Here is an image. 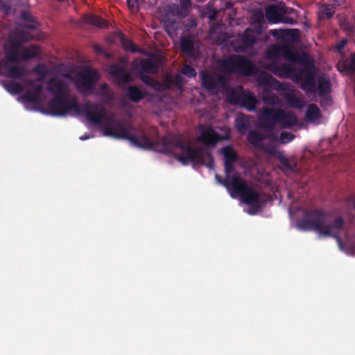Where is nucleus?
Here are the masks:
<instances>
[{
	"label": "nucleus",
	"mask_w": 355,
	"mask_h": 355,
	"mask_svg": "<svg viewBox=\"0 0 355 355\" xmlns=\"http://www.w3.org/2000/svg\"><path fill=\"white\" fill-rule=\"evenodd\" d=\"M84 112L87 120L98 126H104L103 133L105 136L128 140L137 148L157 151V141L153 142L142 130L137 135L130 134L121 120L109 116L105 107L101 103L88 102L84 106Z\"/></svg>",
	"instance_id": "f257e3e1"
},
{
	"label": "nucleus",
	"mask_w": 355,
	"mask_h": 355,
	"mask_svg": "<svg viewBox=\"0 0 355 355\" xmlns=\"http://www.w3.org/2000/svg\"><path fill=\"white\" fill-rule=\"evenodd\" d=\"M329 218V214L323 209L306 211L304 213V219L300 220L297 226L302 230H313L320 235L335 238L338 245L342 248V239L334 231L343 230L345 225L344 219L342 216H339L334 222H330Z\"/></svg>",
	"instance_id": "f03ea898"
},
{
	"label": "nucleus",
	"mask_w": 355,
	"mask_h": 355,
	"mask_svg": "<svg viewBox=\"0 0 355 355\" xmlns=\"http://www.w3.org/2000/svg\"><path fill=\"white\" fill-rule=\"evenodd\" d=\"M88 102H85L81 108L75 96L69 97L67 94L54 96L48 102L49 113L52 116H65L71 112H74L76 114H80L82 112L86 116L83 110L85 105ZM85 118L87 119V117Z\"/></svg>",
	"instance_id": "7ed1b4c3"
},
{
	"label": "nucleus",
	"mask_w": 355,
	"mask_h": 355,
	"mask_svg": "<svg viewBox=\"0 0 355 355\" xmlns=\"http://www.w3.org/2000/svg\"><path fill=\"white\" fill-rule=\"evenodd\" d=\"M233 186L234 189L230 196L232 198L239 196L243 202L253 209V211H251L250 214H254L261 209L262 202L260 199V194L249 187L245 179L241 176L239 180H234Z\"/></svg>",
	"instance_id": "20e7f679"
},
{
	"label": "nucleus",
	"mask_w": 355,
	"mask_h": 355,
	"mask_svg": "<svg viewBox=\"0 0 355 355\" xmlns=\"http://www.w3.org/2000/svg\"><path fill=\"white\" fill-rule=\"evenodd\" d=\"M218 64L227 73H238L247 76L253 75L257 71L252 61L239 55H231L219 60Z\"/></svg>",
	"instance_id": "39448f33"
},
{
	"label": "nucleus",
	"mask_w": 355,
	"mask_h": 355,
	"mask_svg": "<svg viewBox=\"0 0 355 355\" xmlns=\"http://www.w3.org/2000/svg\"><path fill=\"white\" fill-rule=\"evenodd\" d=\"M182 153L184 155H175V158L182 165H187L190 162L193 164H207L209 168L214 166V158L211 153L200 147L189 146Z\"/></svg>",
	"instance_id": "423d86ee"
},
{
	"label": "nucleus",
	"mask_w": 355,
	"mask_h": 355,
	"mask_svg": "<svg viewBox=\"0 0 355 355\" xmlns=\"http://www.w3.org/2000/svg\"><path fill=\"white\" fill-rule=\"evenodd\" d=\"M258 85L263 89L262 101L268 105H274L278 103L279 98L274 94L271 89L281 91L283 89L282 84L266 73L261 74L257 78Z\"/></svg>",
	"instance_id": "0eeeda50"
},
{
	"label": "nucleus",
	"mask_w": 355,
	"mask_h": 355,
	"mask_svg": "<svg viewBox=\"0 0 355 355\" xmlns=\"http://www.w3.org/2000/svg\"><path fill=\"white\" fill-rule=\"evenodd\" d=\"M315 65L312 60H307L302 65V69L295 73L297 81H301V89L306 94H314L317 91L315 78Z\"/></svg>",
	"instance_id": "6e6552de"
},
{
	"label": "nucleus",
	"mask_w": 355,
	"mask_h": 355,
	"mask_svg": "<svg viewBox=\"0 0 355 355\" xmlns=\"http://www.w3.org/2000/svg\"><path fill=\"white\" fill-rule=\"evenodd\" d=\"M99 76L92 68H85L76 75L74 84L78 91L83 95H89L94 92Z\"/></svg>",
	"instance_id": "1a4fd4ad"
},
{
	"label": "nucleus",
	"mask_w": 355,
	"mask_h": 355,
	"mask_svg": "<svg viewBox=\"0 0 355 355\" xmlns=\"http://www.w3.org/2000/svg\"><path fill=\"white\" fill-rule=\"evenodd\" d=\"M201 85L207 91L217 93L227 85L228 78L224 75H217L207 71L200 73Z\"/></svg>",
	"instance_id": "9d476101"
},
{
	"label": "nucleus",
	"mask_w": 355,
	"mask_h": 355,
	"mask_svg": "<svg viewBox=\"0 0 355 355\" xmlns=\"http://www.w3.org/2000/svg\"><path fill=\"white\" fill-rule=\"evenodd\" d=\"M280 108L263 107L259 115V126L265 130L274 131L279 124Z\"/></svg>",
	"instance_id": "9b49d317"
},
{
	"label": "nucleus",
	"mask_w": 355,
	"mask_h": 355,
	"mask_svg": "<svg viewBox=\"0 0 355 355\" xmlns=\"http://www.w3.org/2000/svg\"><path fill=\"white\" fill-rule=\"evenodd\" d=\"M157 151L175 157L176 150L179 148L183 153L190 145L180 139H172L162 137L157 140Z\"/></svg>",
	"instance_id": "f8f14e48"
},
{
	"label": "nucleus",
	"mask_w": 355,
	"mask_h": 355,
	"mask_svg": "<svg viewBox=\"0 0 355 355\" xmlns=\"http://www.w3.org/2000/svg\"><path fill=\"white\" fill-rule=\"evenodd\" d=\"M199 131L198 141L204 144L214 146L218 141L222 140L220 135L211 127L202 125L199 126Z\"/></svg>",
	"instance_id": "ddd939ff"
},
{
	"label": "nucleus",
	"mask_w": 355,
	"mask_h": 355,
	"mask_svg": "<svg viewBox=\"0 0 355 355\" xmlns=\"http://www.w3.org/2000/svg\"><path fill=\"white\" fill-rule=\"evenodd\" d=\"M264 67L279 78L289 77L294 72V69L290 65L280 64L277 60L270 61Z\"/></svg>",
	"instance_id": "4468645a"
},
{
	"label": "nucleus",
	"mask_w": 355,
	"mask_h": 355,
	"mask_svg": "<svg viewBox=\"0 0 355 355\" xmlns=\"http://www.w3.org/2000/svg\"><path fill=\"white\" fill-rule=\"evenodd\" d=\"M28 85L32 87L31 90H27L21 96V98L29 103L37 104L42 96L43 87L41 85H34V80L28 81Z\"/></svg>",
	"instance_id": "2eb2a0df"
},
{
	"label": "nucleus",
	"mask_w": 355,
	"mask_h": 355,
	"mask_svg": "<svg viewBox=\"0 0 355 355\" xmlns=\"http://www.w3.org/2000/svg\"><path fill=\"white\" fill-rule=\"evenodd\" d=\"M46 88L54 96L67 94L69 89L67 83L58 77H52L47 82Z\"/></svg>",
	"instance_id": "dca6fc26"
},
{
	"label": "nucleus",
	"mask_w": 355,
	"mask_h": 355,
	"mask_svg": "<svg viewBox=\"0 0 355 355\" xmlns=\"http://www.w3.org/2000/svg\"><path fill=\"white\" fill-rule=\"evenodd\" d=\"M241 40L242 45L239 46V51L246 52L252 48L257 42V36L253 34V30L250 28H246L241 35Z\"/></svg>",
	"instance_id": "f3484780"
},
{
	"label": "nucleus",
	"mask_w": 355,
	"mask_h": 355,
	"mask_svg": "<svg viewBox=\"0 0 355 355\" xmlns=\"http://www.w3.org/2000/svg\"><path fill=\"white\" fill-rule=\"evenodd\" d=\"M135 70L138 73L146 74H155L159 71L158 65L152 60L144 58L139 61V64L135 66Z\"/></svg>",
	"instance_id": "a211bd4d"
},
{
	"label": "nucleus",
	"mask_w": 355,
	"mask_h": 355,
	"mask_svg": "<svg viewBox=\"0 0 355 355\" xmlns=\"http://www.w3.org/2000/svg\"><path fill=\"white\" fill-rule=\"evenodd\" d=\"M110 73L121 84H127L131 81V76L123 67L116 64H112L110 67Z\"/></svg>",
	"instance_id": "6ab92c4d"
},
{
	"label": "nucleus",
	"mask_w": 355,
	"mask_h": 355,
	"mask_svg": "<svg viewBox=\"0 0 355 355\" xmlns=\"http://www.w3.org/2000/svg\"><path fill=\"white\" fill-rule=\"evenodd\" d=\"M282 55L291 62H298L304 64L306 60H309L306 55H304L302 58H299V55L291 46L284 45L282 46Z\"/></svg>",
	"instance_id": "aec40b11"
},
{
	"label": "nucleus",
	"mask_w": 355,
	"mask_h": 355,
	"mask_svg": "<svg viewBox=\"0 0 355 355\" xmlns=\"http://www.w3.org/2000/svg\"><path fill=\"white\" fill-rule=\"evenodd\" d=\"M297 122L298 119L294 113L291 112H286L281 109L279 124L282 128H291L295 126Z\"/></svg>",
	"instance_id": "412c9836"
},
{
	"label": "nucleus",
	"mask_w": 355,
	"mask_h": 355,
	"mask_svg": "<svg viewBox=\"0 0 355 355\" xmlns=\"http://www.w3.org/2000/svg\"><path fill=\"white\" fill-rule=\"evenodd\" d=\"M9 49L6 51V59L8 62L18 63L19 62V55L21 46L10 39H9Z\"/></svg>",
	"instance_id": "4be33fe9"
},
{
	"label": "nucleus",
	"mask_w": 355,
	"mask_h": 355,
	"mask_svg": "<svg viewBox=\"0 0 355 355\" xmlns=\"http://www.w3.org/2000/svg\"><path fill=\"white\" fill-rule=\"evenodd\" d=\"M164 89H170L173 87H175L178 89H182L184 86L183 78L180 74L175 76L168 75L163 80Z\"/></svg>",
	"instance_id": "5701e85b"
},
{
	"label": "nucleus",
	"mask_w": 355,
	"mask_h": 355,
	"mask_svg": "<svg viewBox=\"0 0 355 355\" xmlns=\"http://www.w3.org/2000/svg\"><path fill=\"white\" fill-rule=\"evenodd\" d=\"M180 49L182 53L192 55L195 52V38L193 35H188L180 38Z\"/></svg>",
	"instance_id": "b1692460"
},
{
	"label": "nucleus",
	"mask_w": 355,
	"mask_h": 355,
	"mask_svg": "<svg viewBox=\"0 0 355 355\" xmlns=\"http://www.w3.org/2000/svg\"><path fill=\"white\" fill-rule=\"evenodd\" d=\"M235 125L239 134L245 135L250 128V116L244 114H239L235 119Z\"/></svg>",
	"instance_id": "393cba45"
},
{
	"label": "nucleus",
	"mask_w": 355,
	"mask_h": 355,
	"mask_svg": "<svg viewBox=\"0 0 355 355\" xmlns=\"http://www.w3.org/2000/svg\"><path fill=\"white\" fill-rule=\"evenodd\" d=\"M259 103L258 99L252 93L243 92L240 103L241 107L246 108L248 111H254Z\"/></svg>",
	"instance_id": "a878e982"
},
{
	"label": "nucleus",
	"mask_w": 355,
	"mask_h": 355,
	"mask_svg": "<svg viewBox=\"0 0 355 355\" xmlns=\"http://www.w3.org/2000/svg\"><path fill=\"white\" fill-rule=\"evenodd\" d=\"M5 67L6 69L5 75L8 78L20 79L27 74V70L24 67L13 65L8 67L6 64Z\"/></svg>",
	"instance_id": "bb28decb"
},
{
	"label": "nucleus",
	"mask_w": 355,
	"mask_h": 355,
	"mask_svg": "<svg viewBox=\"0 0 355 355\" xmlns=\"http://www.w3.org/2000/svg\"><path fill=\"white\" fill-rule=\"evenodd\" d=\"M241 177V174L239 173H234L232 175V178L230 180L226 175L225 178H222L219 175L216 174L215 178L218 183L224 186L230 194L232 192L234 189V182L235 180H239Z\"/></svg>",
	"instance_id": "cd10ccee"
},
{
	"label": "nucleus",
	"mask_w": 355,
	"mask_h": 355,
	"mask_svg": "<svg viewBox=\"0 0 355 355\" xmlns=\"http://www.w3.org/2000/svg\"><path fill=\"white\" fill-rule=\"evenodd\" d=\"M33 35L28 32L22 28H17L10 39L12 41H15L21 46L24 42L30 41L33 40Z\"/></svg>",
	"instance_id": "c85d7f7f"
},
{
	"label": "nucleus",
	"mask_w": 355,
	"mask_h": 355,
	"mask_svg": "<svg viewBox=\"0 0 355 355\" xmlns=\"http://www.w3.org/2000/svg\"><path fill=\"white\" fill-rule=\"evenodd\" d=\"M40 53V47L36 44H31L22 51L21 59L23 60H29L39 57Z\"/></svg>",
	"instance_id": "c756f323"
},
{
	"label": "nucleus",
	"mask_w": 355,
	"mask_h": 355,
	"mask_svg": "<svg viewBox=\"0 0 355 355\" xmlns=\"http://www.w3.org/2000/svg\"><path fill=\"white\" fill-rule=\"evenodd\" d=\"M320 96L323 97L329 94L331 90L330 80L324 76H320L318 80V86L316 87Z\"/></svg>",
	"instance_id": "7c9ffc66"
},
{
	"label": "nucleus",
	"mask_w": 355,
	"mask_h": 355,
	"mask_svg": "<svg viewBox=\"0 0 355 355\" xmlns=\"http://www.w3.org/2000/svg\"><path fill=\"white\" fill-rule=\"evenodd\" d=\"M83 21L88 24L98 28H104L107 26L106 21L102 17L93 14H88L83 16Z\"/></svg>",
	"instance_id": "2f4dec72"
},
{
	"label": "nucleus",
	"mask_w": 355,
	"mask_h": 355,
	"mask_svg": "<svg viewBox=\"0 0 355 355\" xmlns=\"http://www.w3.org/2000/svg\"><path fill=\"white\" fill-rule=\"evenodd\" d=\"M220 153L223 156L224 162H236L239 159V155L232 146L223 147Z\"/></svg>",
	"instance_id": "473e14b6"
},
{
	"label": "nucleus",
	"mask_w": 355,
	"mask_h": 355,
	"mask_svg": "<svg viewBox=\"0 0 355 355\" xmlns=\"http://www.w3.org/2000/svg\"><path fill=\"white\" fill-rule=\"evenodd\" d=\"M284 98L288 105L295 109H302L305 105V102L303 98H300L291 93L285 94Z\"/></svg>",
	"instance_id": "72a5a7b5"
},
{
	"label": "nucleus",
	"mask_w": 355,
	"mask_h": 355,
	"mask_svg": "<svg viewBox=\"0 0 355 355\" xmlns=\"http://www.w3.org/2000/svg\"><path fill=\"white\" fill-rule=\"evenodd\" d=\"M266 15L268 19L272 23H279L281 21V14L277 6H270L266 9Z\"/></svg>",
	"instance_id": "f704fd0d"
},
{
	"label": "nucleus",
	"mask_w": 355,
	"mask_h": 355,
	"mask_svg": "<svg viewBox=\"0 0 355 355\" xmlns=\"http://www.w3.org/2000/svg\"><path fill=\"white\" fill-rule=\"evenodd\" d=\"M322 116L321 111L315 104H310L306 110V119L309 121H313Z\"/></svg>",
	"instance_id": "c9c22d12"
},
{
	"label": "nucleus",
	"mask_w": 355,
	"mask_h": 355,
	"mask_svg": "<svg viewBox=\"0 0 355 355\" xmlns=\"http://www.w3.org/2000/svg\"><path fill=\"white\" fill-rule=\"evenodd\" d=\"M128 97L135 103H138L144 98V94L136 86H129L128 88Z\"/></svg>",
	"instance_id": "e433bc0d"
},
{
	"label": "nucleus",
	"mask_w": 355,
	"mask_h": 355,
	"mask_svg": "<svg viewBox=\"0 0 355 355\" xmlns=\"http://www.w3.org/2000/svg\"><path fill=\"white\" fill-rule=\"evenodd\" d=\"M247 139L252 146L258 147L260 146L261 142L264 140V137L263 134L256 130H250L248 132Z\"/></svg>",
	"instance_id": "4c0bfd02"
},
{
	"label": "nucleus",
	"mask_w": 355,
	"mask_h": 355,
	"mask_svg": "<svg viewBox=\"0 0 355 355\" xmlns=\"http://www.w3.org/2000/svg\"><path fill=\"white\" fill-rule=\"evenodd\" d=\"M296 33L298 35L299 31L297 29L293 30H282L275 29L272 31V35L280 40H284L287 37H295L294 33Z\"/></svg>",
	"instance_id": "58836bf2"
},
{
	"label": "nucleus",
	"mask_w": 355,
	"mask_h": 355,
	"mask_svg": "<svg viewBox=\"0 0 355 355\" xmlns=\"http://www.w3.org/2000/svg\"><path fill=\"white\" fill-rule=\"evenodd\" d=\"M282 46H279L277 45H273L269 46L266 53V57L268 60H276L275 58H277L278 56L282 55Z\"/></svg>",
	"instance_id": "ea45409f"
},
{
	"label": "nucleus",
	"mask_w": 355,
	"mask_h": 355,
	"mask_svg": "<svg viewBox=\"0 0 355 355\" xmlns=\"http://www.w3.org/2000/svg\"><path fill=\"white\" fill-rule=\"evenodd\" d=\"M6 89L11 94H19L24 91L23 86L17 82L10 81L5 84Z\"/></svg>",
	"instance_id": "a19ab883"
},
{
	"label": "nucleus",
	"mask_w": 355,
	"mask_h": 355,
	"mask_svg": "<svg viewBox=\"0 0 355 355\" xmlns=\"http://www.w3.org/2000/svg\"><path fill=\"white\" fill-rule=\"evenodd\" d=\"M242 96L243 93L240 94L234 89H230L227 92V99L232 105L240 104Z\"/></svg>",
	"instance_id": "79ce46f5"
},
{
	"label": "nucleus",
	"mask_w": 355,
	"mask_h": 355,
	"mask_svg": "<svg viewBox=\"0 0 355 355\" xmlns=\"http://www.w3.org/2000/svg\"><path fill=\"white\" fill-rule=\"evenodd\" d=\"M164 29L170 37L175 33L178 29L177 22L175 19H168L164 21Z\"/></svg>",
	"instance_id": "37998d69"
},
{
	"label": "nucleus",
	"mask_w": 355,
	"mask_h": 355,
	"mask_svg": "<svg viewBox=\"0 0 355 355\" xmlns=\"http://www.w3.org/2000/svg\"><path fill=\"white\" fill-rule=\"evenodd\" d=\"M279 162L284 168L288 171L293 172L297 168V163L294 160L287 157H279Z\"/></svg>",
	"instance_id": "c03bdc74"
},
{
	"label": "nucleus",
	"mask_w": 355,
	"mask_h": 355,
	"mask_svg": "<svg viewBox=\"0 0 355 355\" xmlns=\"http://www.w3.org/2000/svg\"><path fill=\"white\" fill-rule=\"evenodd\" d=\"M218 12V10L214 9L210 5H208L202 8L201 15L203 17H207L212 21L216 18Z\"/></svg>",
	"instance_id": "a18cd8bd"
},
{
	"label": "nucleus",
	"mask_w": 355,
	"mask_h": 355,
	"mask_svg": "<svg viewBox=\"0 0 355 355\" xmlns=\"http://www.w3.org/2000/svg\"><path fill=\"white\" fill-rule=\"evenodd\" d=\"M335 13V8L333 6H325L321 11L320 17L322 19H331Z\"/></svg>",
	"instance_id": "49530a36"
},
{
	"label": "nucleus",
	"mask_w": 355,
	"mask_h": 355,
	"mask_svg": "<svg viewBox=\"0 0 355 355\" xmlns=\"http://www.w3.org/2000/svg\"><path fill=\"white\" fill-rule=\"evenodd\" d=\"M235 162H224V171L225 175L230 180L235 171Z\"/></svg>",
	"instance_id": "de8ad7c7"
},
{
	"label": "nucleus",
	"mask_w": 355,
	"mask_h": 355,
	"mask_svg": "<svg viewBox=\"0 0 355 355\" xmlns=\"http://www.w3.org/2000/svg\"><path fill=\"white\" fill-rule=\"evenodd\" d=\"M294 139V135L292 133L287 132H282L280 134L279 141L282 144H286L291 142Z\"/></svg>",
	"instance_id": "09e8293b"
},
{
	"label": "nucleus",
	"mask_w": 355,
	"mask_h": 355,
	"mask_svg": "<svg viewBox=\"0 0 355 355\" xmlns=\"http://www.w3.org/2000/svg\"><path fill=\"white\" fill-rule=\"evenodd\" d=\"M137 77L147 86L151 87L155 79L144 73H138Z\"/></svg>",
	"instance_id": "8fccbe9b"
},
{
	"label": "nucleus",
	"mask_w": 355,
	"mask_h": 355,
	"mask_svg": "<svg viewBox=\"0 0 355 355\" xmlns=\"http://www.w3.org/2000/svg\"><path fill=\"white\" fill-rule=\"evenodd\" d=\"M182 72L184 76L189 78H193L196 76V69L193 67L188 64L184 66Z\"/></svg>",
	"instance_id": "3c124183"
},
{
	"label": "nucleus",
	"mask_w": 355,
	"mask_h": 355,
	"mask_svg": "<svg viewBox=\"0 0 355 355\" xmlns=\"http://www.w3.org/2000/svg\"><path fill=\"white\" fill-rule=\"evenodd\" d=\"M123 45L125 49L130 51L132 53L139 51L137 46L132 41L124 40L123 41Z\"/></svg>",
	"instance_id": "603ef678"
},
{
	"label": "nucleus",
	"mask_w": 355,
	"mask_h": 355,
	"mask_svg": "<svg viewBox=\"0 0 355 355\" xmlns=\"http://www.w3.org/2000/svg\"><path fill=\"white\" fill-rule=\"evenodd\" d=\"M276 142H271L270 144L264 145L262 148L264 150L270 155H275L277 153Z\"/></svg>",
	"instance_id": "864d4df0"
},
{
	"label": "nucleus",
	"mask_w": 355,
	"mask_h": 355,
	"mask_svg": "<svg viewBox=\"0 0 355 355\" xmlns=\"http://www.w3.org/2000/svg\"><path fill=\"white\" fill-rule=\"evenodd\" d=\"M268 132L267 134H263V137L265 139H270L272 142H277L279 139L277 136L274 133V131L266 130Z\"/></svg>",
	"instance_id": "5fc2aeb1"
},
{
	"label": "nucleus",
	"mask_w": 355,
	"mask_h": 355,
	"mask_svg": "<svg viewBox=\"0 0 355 355\" xmlns=\"http://www.w3.org/2000/svg\"><path fill=\"white\" fill-rule=\"evenodd\" d=\"M253 18L254 20L253 24H263L264 22V17L263 13L261 12L254 13Z\"/></svg>",
	"instance_id": "6e6d98bb"
},
{
	"label": "nucleus",
	"mask_w": 355,
	"mask_h": 355,
	"mask_svg": "<svg viewBox=\"0 0 355 355\" xmlns=\"http://www.w3.org/2000/svg\"><path fill=\"white\" fill-rule=\"evenodd\" d=\"M251 28L253 30V34L256 33L255 35H257V37H258V35H261L263 33L262 24H252Z\"/></svg>",
	"instance_id": "4d7b16f0"
},
{
	"label": "nucleus",
	"mask_w": 355,
	"mask_h": 355,
	"mask_svg": "<svg viewBox=\"0 0 355 355\" xmlns=\"http://www.w3.org/2000/svg\"><path fill=\"white\" fill-rule=\"evenodd\" d=\"M34 72L36 73L38 75H40L42 76H45L47 73L45 67L43 65L38 64L37 65L34 69Z\"/></svg>",
	"instance_id": "13d9d810"
},
{
	"label": "nucleus",
	"mask_w": 355,
	"mask_h": 355,
	"mask_svg": "<svg viewBox=\"0 0 355 355\" xmlns=\"http://www.w3.org/2000/svg\"><path fill=\"white\" fill-rule=\"evenodd\" d=\"M151 87L158 92H162V91L165 90L164 87L163 82L161 83L157 80H155Z\"/></svg>",
	"instance_id": "bf43d9fd"
},
{
	"label": "nucleus",
	"mask_w": 355,
	"mask_h": 355,
	"mask_svg": "<svg viewBox=\"0 0 355 355\" xmlns=\"http://www.w3.org/2000/svg\"><path fill=\"white\" fill-rule=\"evenodd\" d=\"M22 29L35 30L37 28V24L34 20L33 22H27L21 25Z\"/></svg>",
	"instance_id": "052dcab7"
},
{
	"label": "nucleus",
	"mask_w": 355,
	"mask_h": 355,
	"mask_svg": "<svg viewBox=\"0 0 355 355\" xmlns=\"http://www.w3.org/2000/svg\"><path fill=\"white\" fill-rule=\"evenodd\" d=\"M127 5L131 10H137L139 8L137 0H127Z\"/></svg>",
	"instance_id": "680f3d73"
},
{
	"label": "nucleus",
	"mask_w": 355,
	"mask_h": 355,
	"mask_svg": "<svg viewBox=\"0 0 355 355\" xmlns=\"http://www.w3.org/2000/svg\"><path fill=\"white\" fill-rule=\"evenodd\" d=\"M21 17L27 22H33L35 20L34 17L29 12H23L21 15Z\"/></svg>",
	"instance_id": "e2e57ef3"
},
{
	"label": "nucleus",
	"mask_w": 355,
	"mask_h": 355,
	"mask_svg": "<svg viewBox=\"0 0 355 355\" xmlns=\"http://www.w3.org/2000/svg\"><path fill=\"white\" fill-rule=\"evenodd\" d=\"M280 22L286 23V24H293L295 23V20L290 17H281V21Z\"/></svg>",
	"instance_id": "0e129e2a"
},
{
	"label": "nucleus",
	"mask_w": 355,
	"mask_h": 355,
	"mask_svg": "<svg viewBox=\"0 0 355 355\" xmlns=\"http://www.w3.org/2000/svg\"><path fill=\"white\" fill-rule=\"evenodd\" d=\"M347 43V40H343L338 44H337V45L336 46V49L338 51H341L342 49H344V47L345 46Z\"/></svg>",
	"instance_id": "69168bd1"
},
{
	"label": "nucleus",
	"mask_w": 355,
	"mask_h": 355,
	"mask_svg": "<svg viewBox=\"0 0 355 355\" xmlns=\"http://www.w3.org/2000/svg\"><path fill=\"white\" fill-rule=\"evenodd\" d=\"M349 69L352 71H355V53L352 55L349 63Z\"/></svg>",
	"instance_id": "338daca9"
},
{
	"label": "nucleus",
	"mask_w": 355,
	"mask_h": 355,
	"mask_svg": "<svg viewBox=\"0 0 355 355\" xmlns=\"http://www.w3.org/2000/svg\"><path fill=\"white\" fill-rule=\"evenodd\" d=\"M181 5L183 8H187L191 5V0H182Z\"/></svg>",
	"instance_id": "774afa93"
}]
</instances>
